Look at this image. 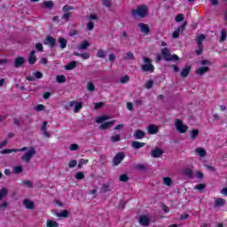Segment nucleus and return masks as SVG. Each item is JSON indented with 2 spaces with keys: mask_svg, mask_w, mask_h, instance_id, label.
Listing matches in <instances>:
<instances>
[{
  "mask_svg": "<svg viewBox=\"0 0 227 227\" xmlns=\"http://www.w3.org/2000/svg\"><path fill=\"white\" fill-rule=\"evenodd\" d=\"M43 6L44 8H48V10H51L54 8V3L52 1H45L43 3Z\"/></svg>",
  "mask_w": 227,
  "mask_h": 227,
  "instance_id": "cd10ccee",
  "label": "nucleus"
},
{
  "mask_svg": "<svg viewBox=\"0 0 227 227\" xmlns=\"http://www.w3.org/2000/svg\"><path fill=\"white\" fill-rule=\"evenodd\" d=\"M134 137L136 139H143V137H145V131L141 130V129H137L135 133H134Z\"/></svg>",
  "mask_w": 227,
  "mask_h": 227,
  "instance_id": "6ab92c4d",
  "label": "nucleus"
},
{
  "mask_svg": "<svg viewBox=\"0 0 227 227\" xmlns=\"http://www.w3.org/2000/svg\"><path fill=\"white\" fill-rule=\"evenodd\" d=\"M70 10H74V7L71 6V5H65L63 8H62V12H70Z\"/></svg>",
  "mask_w": 227,
  "mask_h": 227,
  "instance_id": "680f3d73",
  "label": "nucleus"
},
{
  "mask_svg": "<svg viewBox=\"0 0 227 227\" xmlns=\"http://www.w3.org/2000/svg\"><path fill=\"white\" fill-rule=\"evenodd\" d=\"M111 192V186L109 184H103L101 187V192Z\"/></svg>",
  "mask_w": 227,
  "mask_h": 227,
  "instance_id": "e433bc0d",
  "label": "nucleus"
},
{
  "mask_svg": "<svg viewBox=\"0 0 227 227\" xmlns=\"http://www.w3.org/2000/svg\"><path fill=\"white\" fill-rule=\"evenodd\" d=\"M145 143L142 142H138V141H133L131 143V146L132 148H135V150H139V148H143V146H145Z\"/></svg>",
  "mask_w": 227,
  "mask_h": 227,
  "instance_id": "aec40b11",
  "label": "nucleus"
},
{
  "mask_svg": "<svg viewBox=\"0 0 227 227\" xmlns=\"http://www.w3.org/2000/svg\"><path fill=\"white\" fill-rule=\"evenodd\" d=\"M43 44L49 45L51 49H54V47H56V40L54 39V37L47 35L46 39L43 41Z\"/></svg>",
  "mask_w": 227,
  "mask_h": 227,
  "instance_id": "6e6552de",
  "label": "nucleus"
},
{
  "mask_svg": "<svg viewBox=\"0 0 227 227\" xmlns=\"http://www.w3.org/2000/svg\"><path fill=\"white\" fill-rule=\"evenodd\" d=\"M132 17H141L144 19V17H146L148 15V6L146 5H140L137 9H133L131 11Z\"/></svg>",
  "mask_w": 227,
  "mask_h": 227,
  "instance_id": "f03ea898",
  "label": "nucleus"
},
{
  "mask_svg": "<svg viewBox=\"0 0 227 227\" xmlns=\"http://www.w3.org/2000/svg\"><path fill=\"white\" fill-rule=\"evenodd\" d=\"M120 182H129V176L127 174H122L119 177Z\"/></svg>",
  "mask_w": 227,
  "mask_h": 227,
  "instance_id": "a18cd8bd",
  "label": "nucleus"
},
{
  "mask_svg": "<svg viewBox=\"0 0 227 227\" xmlns=\"http://www.w3.org/2000/svg\"><path fill=\"white\" fill-rule=\"evenodd\" d=\"M147 130H148V133L151 135L157 134V132H159V127H157V125H154V124H150L148 126Z\"/></svg>",
  "mask_w": 227,
  "mask_h": 227,
  "instance_id": "2eb2a0df",
  "label": "nucleus"
},
{
  "mask_svg": "<svg viewBox=\"0 0 227 227\" xmlns=\"http://www.w3.org/2000/svg\"><path fill=\"white\" fill-rule=\"evenodd\" d=\"M144 64L140 67L142 72H149L153 74L155 72V67L152 63V59L147 57H143Z\"/></svg>",
  "mask_w": 227,
  "mask_h": 227,
  "instance_id": "f257e3e1",
  "label": "nucleus"
},
{
  "mask_svg": "<svg viewBox=\"0 0 227 227\" xmlns=\"http://www.w3.org/2000/svg\"><path fill=\"white\" fill-rule=\"evenodd\" d=\"M145 88H146V90H151V88H153V80L147 81L145 84Z\"/></svg>",
  "mask_w": 227,
  "mask_h": 227,
  "instance_id": "a19ab883",
  "label": "nucleus"
},
{
  "mask_svg": "<svg viewBox=\"0 0 227 227\" xmlns=\"http://www.w3.org/2000/svg\"><path fill=\"white\" fill-rule=\"evenodd\" d=\"M161 55L163 56V58L166 61H179L180 60V58L177 55H176V54L171 55V53L169 52V49H168V48H163L161 50Z\"/></svg>",
  "mask_w": 227,
  "mask_h": 227,
  "instance_id": "7ed1b4c3",
  "label": "nucleus"
},
{
  "mask_svg": "<svg viewBox=\"0 0 227 227\" xmlns=\"http://www.w3.org/2000/svg\"><path fill=\"white\" fill-rule=\"evenodd\" d=\"M206 36L205 35H200L198 38H197V45L198 46H203V40H205Z\"/></svg>",
  "mask_w": 227,
  "mask_h": 227,
  "instance_id": "72a5a7b5",
  "label": "nucleus"
},
{
  "mask_svg": "<svg viewBox=\"0 0 227 227\" xmlns=\"http://www.w3.org/2000/svg\"><path fill=\"white\" fill-rule=\"evenodd\" d=\"M195 153H198V155L200 157H206L207 156V150H205L204 148H197L195 149Z\"/></svg>",
  "mask_w": 227,
  "mask_h": 227,
  "instance_id": "393cba45",
  "label": "nucleus"
},
{
  "mask_svg": "<svg viewBox=\"0 0 227 227\" xmlns=\"http://www.w3.org/2000/svg\"><path fill=\"white\" fill-rule=\"evenodd\" d=\"M226 38H227L226 28H223L222 31H221L219 42H220L221 43H223V42H226Z\"/></svg>",
  "mask_w": 227,
  "mask_h": 227,
  "instance_id": "5701e85b",
  "label": "nucleus"
},
{
  "mask_svg": "<svg viewBox=\"0 0 227 227\" xmlns=\"http://www.w3.org/2000/svg\"><path fill=\"white\" fill-rule=\"evenodd\" d=\"M186 26H187V21H184L179 27H177V31H179V33H180V31H184V29H185Z\"/></svg>",
  "mask_w": 227,
  "mask_h": 227,
  "instance_id": "69168bd1",
  "label": "nucleus"
},
{
  "mask_svg": "<svg viewBox=\"0 0 227 227\" xmlns=\"http://www.w3.org/2000/svg\"><path fill=\"white\" fill-rule=\"evenodd\" d=\"M43 109H45V106L43 105H37L35 106V111H37L38 113H40V111H43Z\"/></svg>",
  "mask_w": 227,
  "mask_h": 227,
  "instance_id": "338daca9",
  "label": "nucleus"
},
{
  "mask_svg": "<svg viewBox=\"0 0 227 227\" xmlns=\"http://www.w3.org/2000/svg\"><path fill=\"white\" fill-rule=\"evenodd\" d=\"M199 49L195 51L197 56H201L203 54V46H198Z\"/></svg>",
  "mask_w": 227,
  "mask_h": 227,
  "instance_id": "774afa93",
  "label": "nucleus"
},
{
  "mask_svg": "<svg viewBox=\"0 0 227 227\" xmlns=\"http://www.w3.org/2000/svg\"><path fill=\"white\" fill-rule=\"evenodd\" d=\"M200 65H203V67H210V65H212V62L208 59H204L200 61Z\"/></svg>",
  "mask_w": 227,
  "mask_h": 227,
  "instance_id": "3c124183",
  "label": "nucleus"
},
{
  "mask_svg": "<svg viewBox=\"0 0 227 227\" xmlns=\"http://www.w3.org/2000/svg\"><path fill=\"white\" fill-rule=\"evenodd\" d=\"M58 217H68V211L67 209H64L60 211V213L57 214Z\"/></svg>",
  "mask_w": 227,
  "mask_h": 227,
  "instance_id": "58836bf2",
  "label": "nucleus"
},
{
  "mask_svg": "<svg viewBox=\"0 0 227 227\" xmlns=\"http://www.w3.org/2000/svg\"><path fill=\"white\" fill-rule=\"evenodd\" d=\"M56 81H57V82H59V84H63V82H67V77L63 74L57 75Z\"/></svg>",
  "mask_w": 227,
  "mask_h": 227,
  "instance_id": "7c9ffc66",
  "label": "nucleus"
},
{
  "mask_svg": "<svg viewBox=\"0 0 227 227\" xmlns=\"http://www.w3.org/2000/svg\"><path fill=\"white\" fill-rule=\"evenodd\" d=\"M35 54V51H32L30 52L29 57H28L29 65H35V63H36V56Z\"/></svg>",
  "mask_w": 227,
  "mask_h": 227,
  "instance_id": "a211bd4d",
  "label": "nucleus"
},
{
  "mask_svg": "<svg viewBox=\"0 0 227 227\" xmlns=\"http://www.w3.org/2000/svg\"><path fill=\"white\" fill-rule=\"evenodd\" d=\"M93 27H95V23H93V21H90L87 24V29L88 31H92Z\"/></svg>",
  "mask_w": 227,
  "mask_h": 227,
  "instance_id": "13d9d810",
  "label": "nucleus"
},
{
  "mask_svg": "<svg viewBox=\"0 0 227 227\" xmlns=\"http://www.w3.org/2000/svg\"><path fill=\"white\" fill-rule=\"evenodd\" d=\"M191 73V66H186L184 68H183V70L180 73L181 77H183L184 79H185V77H187V75H189V74Z\"/></svg>",
  "mask_w": 227,
  "mask_h": 227,
  "instance_id": "dca6fc26",
  "label": "nucleus"
},
{
  "mask_svg": "<svg viewBox=\"0 0 227 227\" xmlns=\"http://www.w3.org/2000/svg\"><path fill=\"white\" fill-rule=\"evenodd\" d=\"M138 27L143 35H150V27L145 23H138Z\"/></svg>",
  "mask_w": 227,
  "mask_h": 227,
  "instance_id": "9d476101",
  "label": "nucleus"
},
{
  "mask_svg": "<svg viewBox=\"0 0 227 227\" xmlns=\"http://www.w3.org/2000/svg\"><path fill=\"white\" fill-rule=\"evenodd\" d=\"M12 173H15V175H19L20 173H22V166L14 167Z\"/></svg>",
  "mask_w": 227,
  "mask_h": 227,
  "instance_id": "ea45409f",
  "label": "nucleus"
},
{
  "mask_svg": "<svg viewBox=\"0 0 227 227\" xmlns=\"http://www.w3.org/2000/svg\"><path fill=\"white\" fill-rule=\"evenodd\" d=\"M206 187H207V184H199L194 187V189H197V191H203Z\"/></svg>",
  "mask_w": 227,
  "mask_h": 227,
  "instance_id": "49530a36",
  "label": "nucleus"
},
{
  "mask_svg": "<svg viewBox=\"0 0 227 227\" xmlns=\"http://www.w3.org/2000/svg\"><path fill=\"white\" fill-rule=\"evenodd\" d=\"M71 15H72L71 12H67V13L63 14V16H62L63 20H66V22H68Z\"/></svg>",
  "mask_w": 227,
  "mask_h": 227,
  "instance_id": "5fc2aeb1",
  "label": "nucleus"
},
{
  "mask_svg": "<svg viewBox=\"0 0 227 227\" xmlns=\"http://www.w3.org/2000/svg\"><path fill=\"white\" fill-rule=\"evenodd\" d=\"M112 143H118V141H121V136L120 134H116L110 137Z\"/></svg>",
  "mask_w": 227,
  "mask_h": 227,
  "instance_id": "473e14b6",
  "label": "nucleus"
},
{
  "mask_svg": "<svg viewBox=\"0 0 227 227\" xmlns=\"http://www.w3.org/2000/svg\"><path fill=\"white\" fill-rule=\"evenodd\" d=\"M82 109V103L79 102L74 106V113H79Z\"/></svg>",
  "mask_w": 227,
  "mask_h": 227,
  "instance_id": "79ce46f5",
  "label": "nucleus"
},
{
  "mask_svg": "<svg viewBox=\"0 0 227 227\" xmlns=\"http://www.w3.org/2000/svg\"><path fill=\"white\" fill-rule=\"evenodd\" d=\"M103 5L106 8H111V6H113V4L109 0H103Z\"/></svg>",
  "mask_w": 227,
  "mask_h": 227,
  "instance_id": "6e6d98bb",
  "label": "nucleus"
},
{
  "mask_svg": "<svg viewBox=\"0 0 227 227\" xmlns=\"http://www.w3.org/2000/svg\"><path fill=\"white\" fill-rule=\"evenodd\" d=\"M46 226L47 227H59V223H58V222L53 221V220H47Z\"/></svg>",
  "mask_w": 227,
  "mask_h": 227,
  "instance_id": "c756f323",
  "label": "nucleus"
},
{
  "mask_svg": "<svg viewBox=\"0 0 227 227\" xmlns=\"http://www.w3.org/2000/svg\"><path fill=\"white\" fill-rule=\"evenodd\" d=\"M124 159H125V153H117L113 159L114 166H118L119 164H121V160H123Z\"/></svg>",
  "mask_w": 227,
  "mask_h": 227,
  "instance_id": "423d86ee",
  "label": "nucleus"
},
{
  "mask_svg": "<svg viewBox=\"0 0 227 227\" xmlns=\"http://www.w3.org/2000/svg\"><path fill=\"white\" fill-rule=\"evenodd\" d=\"M97 57L104 59V58H106V51H104V50H98L97 52Z\"/></svg>",
  "mask_w": 227,
  "mask_h": 227,
  "instance_id": "37998d69",
  "label": "nucleus"
},
{
  "mask_svg": "<svg viewBox=\"0 0 227 227\" xmlns=\"http://www.w3.org/2000/svg\"><path fill=\"white\" fill-rule=\"evenodd\" d=\"M8 196V189L6 188H2L0 190V201H2V200H4V198H6Z\"/></svg>",
  "mask_w": 227,
  "mask_h": 227,
  "instance_id": "a878e982",
  "label": "nucleus"
},
{
  "mask_svg": "<svg viewBox=\"0 0 227 227\" xmlns=\"http://www.w3.org/2000/svg\"><path fill=\"white\" fill-rule=\"evenodd\" d=\"M88 160L81 159L78 164V169H81L82 168V165L88 164Z\"/></svg>",
  "mask_w": 227,
  "mask_h": 227,
  "instance_id": "8fccbe9b",
  "label": "nucleus"
},
{
  "mask_svg": "<svg viewBox=\"0 0 227 227\" xmlns=\"http://www.w3.org/2000/svg\"><path fill=\"white\" fill-rule=\"evenodd\" d=\"M75 67H77V62L71 61L70 63H68L67 65L65 66V69L66 70H74V68H75Z\"/></svg>",
  "mask_w": 227,
  "mask_h": 227,
  "instance_id": "bb28decb",
  "label": "nucleus"
},
{
  "mask_svg": "<svg viewBox=\"0 0 227 227\" xmlns=\"http://www.w3.org/2000/svg\"><path fill=\"white\" fill-rule=\"evenodd\" d=\"M58 42H59V47L61 49H66L67 48V43H68V41H67V39H65L64 37H59L58 39Z\"/></svg>",
  "mask_w": 227,
  "mask_h": 227,
  "instance_id": "4be33fe9",
  "label": "nucleus"
},
{
  "mask_svg": "<svg viewBox=\"0 0 227 227\" xmlns=\"http://www.w3.org/2000/svg\"><path fill=\"white\" fill-rule=\"evenodd\" d=\"M90 47V43L88 41H83L80 46H79V50L80 51H84L86 50V48Z\"/></svg>",
  "mask_w": 227,
  "mask_h": 227,
  "instance_id": "2f4dec72",
  "label": "nucleus"
},
{
  "mask_svg": "<svg viewBox=\"0 0 227 227\" xmlns=\"http://www.w3.org/2000/svg\"><path fill=\"white\" fill-rule=\"evenodd\" d=\"M122 59L124 61L134 60L135 59L134 53H132L131 51H129L126 54V56L122 58Z\"/></svg>",
  "mask_w": 227,
  "mask_h": 227,
  "instance_id": "c85d7f7f",
  "label": "nucleus"
},
{
  "mask_svg": "<svg viewBox=\"0 0 227 227\" xmlns=\"http://www.w3.org/2000/svg\"><path fill=\"white\" fill-rule=\"evenodd\" d=\"M226 205V200L223 198L216 199V201H215V208H217V207H224Z\"/></svg>",
  "mask_w": 227,
  "mask_h": 227,
  "instance_id": "f3484780",
  "label": "nucleus"
},
{
  "mask_svg": "<svg viewBox=\"0 0 227 227\" xmlns=\"http://www.w3.org/2000/svg\"><path fill=\"white\" fill-rule=\"evenodd\" d=\"M35 155H36V149H35V147H30L29 150L21 156V160L28 164V162H31V160L33 157H35Z\"/></svg>",
  "mask_w": 227,
  "mask_h": 227,
  "instance_id": "20e7f679",
  "label": "nucleus"
},
{
  "mask_svg": "<svg viewBox=\"0 0 227 227\" xmlns=\"http://www.w3.org/2000/svg\"><path fill=\"white\" fill-rule=\"evenodd\" d=\"M75 166H77V161L75 160H72L69 161L68 167L70 168H75Z\"/></svg>",
  "mask_w": 227,
  "mask_h": 227,
  "instance_id": "052dcab7",
  "label": "nucleus"
},
{
  "mask_svg": "<svg viewBox=\"0 0 227 227\" xmlns=\"http://www.w3.org/2000/svg\"><path fill=\"white\" fill-rule=\"evenodd\" d=\"M184 175H186V176L188 178H193L194 177V174L192 173V170H191V168H186L184 170Z\"/></svg>",
  "mask_w": 227,
  "mask_h": 227,
  "instance_id": "c9c22d12",
  "label": "nucleus"
},
{
  "mask_svg": "<svg viewBox=\"0 0 227 227\" xmlns=\"http://www.w3.org/2000/svg\"><path fill=\"white\" fill-rule=\"evenodd\" d=\"M69 150L71 152H75L76 150H79V145L77 144H72L70 146H69Z\"/></svg>",
  "mask_w": 227,
  "mask_h": 227,
  "instance_id": "864d4df0",
  "label": "nucleus"
},
{
  "mask_svg": "<svg viewBox=\"0 0 227 227\" xmlns=\"http://www.w3.org/2000/svg\"><path fill=\"white\" fill-rule=\"evenodd\" d=\"M23 205L27 208L28 210H35V202L33 200L25 199L23 201Z\"/></svg>",
  "mask_w": 227,
  "mask_h": 227,
  "instance_id": "f8f14e48",
  "label": "nucleus"
},
{
  "mask_svg": "<svg viewBox=\"0 0 227 227\" xmlns=\"http://www.w3.org/2000/svg\"><path fill=\"white\" fill-rule=\"evenodd\" d=\"M87 90L89 91H95V85L93 84V82H90L88 84H87Z\"/></svg>",
  "mask_w": 227,
  "mask_h": 227,
  "instance_id": "603ef678",
  "label": "nucleus"
},
{
  "mask_svg": "<svg viewBox=\"0 0 227 227\" xmlns=\"http://www.w3.org/2000/svg\"><path fill=\"white\" fill-rule=\"evenodd\" d=\"M24 63H26V59H24V57H18L14 60V67L20 68Z\"/></svg>",
  "mask_w": 227,
  "mask_h": 227,
  "instance_id": "9b49d317",
  "label": "nucleus"
},
{
  "mask_svg": "<svg viewBox=\"0 0 227 227\" xmlns=\"http://www.w3.org/2000/svg\"><path fill=\"white\" fill-rule=\"evenodd\" d=\"M136 169H138L139 171H145V169H146V166L144 164H138L136 166Z\"/></svg>",
  "mask_w": 227,
  "mask_h": 227,
  "instance_id": "bf43d9fd",
  "label": "nucleus"
},
{
  "mask_svg": "<svg viewBox=\"0 0 227 227\" xmlns=\"http://www.w3.org/2000/svg\"><path fill=\"white\" fill-rule=\"evenodd\" d=\"M162 153H164L162 152V149L156 147L154 150L152 151V157H153V159H157L159 157H160L162 155Z\"/></svg>",
  "mask_w": 227,
  "mask_h": 227,
  "instance_id": "ddd939ff",
  "label": "nucleus"
},
{
  "mask_svg": "<svg viewBox=\"0 0 227 227\" xmlns=\"http://www.w3.org/2000/svg\"><path fill=\"white\" fill-rule=\"evenodd\" d=\"M138 223H139V224H141V226H150V218H148V216L143 215L139 217Z\"/></svg>",
  "mask_w": 227,
  "mask_h": 227,
  "instance_id": "1a4fd4ad",
  "label": "nucleus"
},
{
  "mask_svg": "<svg viewBox=\"0 0 227 227\" xmlns=\"http://www.w3.org/2000/svg\"><path fill=\"white\" fill-rule=\"evenodd\" d=\"M121 84H125V82H129L130 81V77L129 75H124L121 79Z\"/></svg>",
  "mask_w": 227,
  "mask_h": 227,
  "instance_id": "c03bdc74",
  "label": "nucleus"
},
{
  "mask_svg": "<svg viewBox=\"0 0 227 227\" xmlns=\"http://www.w3.org/2000/svg\"><path fill=\"white\" fill-rule=\"evenodd\" d=\"M115 59H116V55H114V53L108 56V61H110L111 63H114Z\"/></svg>",
  "mask_w": 227,
  "mask_h": 227,
  "instance_id": "e2e57ef3",
  "label": "nucleus"
},
{
  "mask_svg": "<svg viewBox=\"0 0 227 227\" xmlns=\"http://www.w3.org/2000/svg\"><path fill=\"white\" fill-rule=\"evenodd\" d=\"M184 19H185V17L184 16V14L179 13L176 16V22H182V20H184Z\"/></svg>",
  "mask_w": 227,
  "mask_h": 227,
  "instance_id": "09e8293b",
  "label": "nucleus"
},
{
  "mask_svg": "<svg viewBox=\"0 0 227 227\" xmlns=\"http://www.w3.org/2000/svg\"><path fill=\"white\" fill-rule=\"evenodd\" d=\"M163 184H164V185H168L169 187V185H171V184H173V180L171 179V177H164Z\"/></svg>",
  "mask_w": 227,
  "mask_h": 227,
  "instance_id": "4c0bfd02",
  "label": "nucleus"
},
{
  "mask_svg": "<svg viewBox=\"0 0 227 227\" xmlns=\"http://www.w3.org/2000/svg\"><path fill=\"white\" fill-rule=\"evenodd\" d=\"M172 38H180V30H176L172 34Z\"/></svg>",
  "mask_w": 227,
  "mask_h": 227,
  "instance_id": "0e129e2a",
  "label": "nucleus"
},
{
  "mask_svg": "<svg viewBox=\"0 0 227 227\" xmlns=\"http://www.w3.org/2000/svg\"><path fill=\"white\" fill-rule=\"evenodd\" d=\"M41 130L43 131V134L45 136V137H51V133L47 131V121H44Z\"/></svg>",
  "mask_w": 227,
  "mask_h": 227,
  "instance_id": "b1692460",
  "label": "nucleus"
},
{
  "mask_svg": "<svg viewBox=\"0 0 227 227\" xmlns=\"http://www.w3.org/2000/svg\"><path fill=\"white\" fill-rule=\"evenodd\" d=\"M27 147H22L20 149H4L0 152L2 155H6L8 153H17V152H26Z\"/></svg>",
  "mask_w": 227,
  "mask_h": 227,
  "instance_id": "0eeeda50",
  "label": "nucleus"
},
{
  "mask_svg": "<svg viewBox=\"0 0 227 227\" xmlns=\"http://www.w3.org/2000/svg\"><path fill=\"white\" fill-rule=\"evenodd\" d=\"M35 49L38 51V52H43V44L42 43H37L35 44Z\"/></svg>",
  "mask_w": 227,
  "mask_h": 227,
  "instance_id": "de8ad7c7",
  "label": "nucleus"
},
{
  "mask_svg": "<svg viewBox=\"0 0 227 227\" xmlns=\"http://www.w3.org/2000/svg\"><path fill=\"white\" fill-rule=\"evenodd\" d=\"M207 72H210V67H199V69L197 70L198 75H203V74H207Z\"/></svg>",
  "mask_w": 227,
  "mask_h": 227,
  "instance_id": "412c9836",
  "label": "nucleus"
},
{
  "mask_svg": "<svg viewBox=\"0 0 227 227\" xmlns=\"http://www.w3.org/2000/svg\"><path fill=\"white\" fill-rule=\"evenodd\" d=\"M199 134H200V130H198V129H193L190 132V136H191L192 139H196V137H198Z\"/></svg>",
  "mask_w": 227,
  "mask_h": 227,
  "instance_id": "f704fd0d",
  "label": "nucleus"
},
{
  "mask_svg": "<svg viewBox=\"0 0 227 227\" xmlns=\"http://www.w3.org/2000/svg\"><path fill=\"white\" fill-rule=\"evenodd\" d=\"M175 127L180 134H185L187 132L189 127L184 125V122L180 119H176L175 122Z\"/></svg>",
  "mask_w": 227,
  "mask_h": 227,
  "instance_id": "39448f33",
  "label": "nucleus"
},
{
  "mask_svg": "<svg viewBox=\"0 0 227 227\" xmlns=\"http://www.w3.org/2000/svg\"><path fill=\"white\" fill-rule=\"evenodd\" d=\"M114 123H116V120L110 121L108 122H105L99 126V129L101 130H106V129H109V127H113V125H114Z\"/></svg>",
  "mask_w": 227,
  "mask_h": 227,
  "instance_id": "4468645a",
  "label": "nucleus"
},
{
  "mask_svg": "<svg viewBox=\"0 0 227 227\" xmlns=\"http://www.w3.org/2000/svg\"><path fill=\"white\" fill-rule=\"evenodd\" d=\"M75 178H76L77 180H82V179L84 178V173H82V172H78V173H76Z\"/></svg>",
  "mask_w": 227,
  "mask_h": 227,
  "instance_id": "4d7b16f0",
  "label": "nucleus"
}]
</instances>
